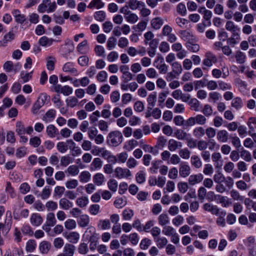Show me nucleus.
<instances>
[{
    "label": "nucleus",
    "instance_id": "nucleus-1",
    "mask_svg": "<svg viewBox=\"0 0 256 256\" xmlns=\"http://www.w3.org/2000/svg\"><path fill=\"white\" fill-rule=\"evenodd\" d=\"M122 135L119 131H114L110 132L107 136L108 144L112 146H116L122 143Z\"/></svg>",
    "mask_w": 256,
    "mask_h": 256
},
{
    "label": "nucleus",
    "instance_id": "nucleus-2",
    "mask_svg": "<svg viewBox=\"0 0 256 256\" xmlns=\"http://www.w3.org/2000/svg\"><path fill=\"white\" fill-rule=\"evenodd\" d=\"M156 67L159 70L161 74H166L168 72V66L164 64V59L162 56H158L154 60Z\"/></svg>",
    "mask_w": 256,
    "mask_h": 256
},
{
    "label": "nucleus",
    "instance_id": "nucleus-3",
    "mask_svg": "<svg viewBox=\"0 0 256 256\" xmlns=\"http://www.w3.org/2000/svg\"><path fill=\"white\" fill-rule=\"evenodd\" d=\"M15 37V32L12 28L8 33L6 34L3 39L0 41V44L2 46H5L9 42H11L13 40Z\"/></svg>",
    "mask_w": 256,
    "mask_h": 256
},
{
    "label": "nucleus",
    "instance_id": "nucleus-4",
    "mask_svg": "<svg viewBox=\"0 0 256 256\" xmlns=\"http://www.w3.org/2000/svg\"><path fill=\"white\" fill-rule=\"evenodd\" d=\"M64 237L70 243L76 244L80 240V234L76 232H72L64 234Z\"/></svg>",
    "mask_w": 256,
    "mask_h": 256
},
{
    "label": "nucleus",
    "instance_id": "nucleus-5",
    "mask_svg": "<svg viewBox=\"0 0 256 256\" xmlns=\"http://www.w3.org/2000/svg\"><path fill=\"white\" fill-rule=\"evenodd\" d=\"M62 69L64 72H69L72 76H78V70L74 67V64L71 62L66 63Z\"/></svg>",
    "mask_w": 256,
    "mask_h": 256
},
{
    "label": "nucleus",
    "instance_id": "nucleus-6",
    "mask_svg": "<svg viewBox=\"0 0 256 256\" xmlns=\"http://www.w3.org/2000/svg\"><path fill=\"white\" fill-rule=\"evenodd\" d=\"M190 173V168L188 164L184 162L180 164L179 168V174L182 177L186 178L188 176Z\"/></svg>",
    "mask_w": 256,
    "mask_h": 256
},
{
    "label": "nucleus",
    "instance_id": "nucleus-7",
    "mask_svg": "<svg viewBox=\"0 0 256 256\" xmlns=\"http://www.w3.org/2000/svg\"><path fill=\"white\" fill-rule=\"evenodd\" d=\"M75 246L72 244H66L64 248L63 253H60L63 256H74Z\"/></svg>",
    "mask_w": 256,
    "mask_h": 256
},
{
    "label": "nucleus",
    "instance_id": "nucleus-8",
    "mask_svg": "<svg viewBox=\"0 0 256 256\" xmlns=\"http://www.w3.org/2000/svg\"><path fill=\"white\" fill-rule=\"evenodd\" d=\"M182 146V142L174 139H170L168 142V149L171 152L176 151L177 149L181 148Z\"/></svg>",
    "mask_w": 256,
    "mask_h": 256
},
{
    "label": "nucleus",
    "instance_id": "nucleus-9",
    "mask_svg": "<svg viewBox=\"0 0 256 256\" xmlns=\"http://www.w3.org/2000/svg\"><path fill=\"white\" fill-rule=\"evenodd\" d=\"M72 140H68L66 142H60L56 144V148L60 153H65L68 149H70L69 142Z\"/></svg>",
    "mask_w": 256,
    "mask_h": 256
},
{
    "label": "nucleus",
    "instance_id": "nucleus-10",
    "mask_svg": "<svg viewBox=\"0 0 256 256\" xmlns=\"http://www.w3.org/2000/svg\"><path fill=\"white\" fill-rule=\"evenodd\" d=\"M30 222L32 225L38 226L42 224L43 219L40 214L35 213L31 215Z\"/></svg>",
    "mask_w": 256,
    "mask_h": 256
},
{
    "label": "nucleus",
    "instance_id": "nucleus-11",
    "mask_svg": "<svg viewBox=\"0 0 256 256\" xmlns=\"http://www.w3.org/2000/svg\"><path fill=\"white\" fill-rule=\"evenodd\" d=\"M51 244L48 241L44 240L39 244V250L42 254H47L51 248Z\"/></svg>",
    "mask_w": 256,
    "mask_h": 256
},
{
    "label": "nucleus",
    "instance_id": "nucleus-12",
    "mask_svg": "<svg viewBox=\"0 0 256 256\" xmlns=\"http://www.w3.org/2000/svg\"><path fill=\"white\" fill-rule=\"evenodd\" d=\"M204 176L202 174H192L188 178V182L190 185H194L202 181Z\"/></svg>",
    "mask_w": 256,
    "mask_h": 256
},
{
    "label": "nucleus",
    "instance_id": "nucleus-13",
    "mask_svg": "<svg viewBox=\"0 0 256 256\" xmlns=\"http://www.w3.org/2000/svg\"><path fill=\"white\" fill-rule=\"evenodd\" d=\"M99 238V235L98 234H94L91 235L90 237L89 242L90 248L91 250L93 251L96 250L98 243V240Z\"/></svg>",
    "mask_w": 256,
    "mask_h": 256
},
{
    "label": "nucleus",
    "instance_id": "nucleus-14",
    "mask_svg": "<svg viewBox=\"0 0 256 256\" xmlns=\"http://www.w3.org/2000/svg\"><path fill=\"white\" fill-rule=\"evenodd\" d=\"M204 209L206 211L210 212L212 214L218 215L220 209L216 206H214L210 203H206L204 205Z\"/></svg>",
    "mask_w": 256,
    "mask_h": 256
},
{
    "label": "nucleus",
    "instance_id": "nucleus-15",
    "mask_svg": "<svg viewBox=\"0 0 256 256\" xmlns=\"http://www.w3.org/2000/svg\"><path fill=\"white\" fill-rule=\"evenodd\" d=\"M116 176L118 178H126L128 176V170L118 167L114 170Z\"/></svg>",
    "mask_w": 256,
    "mask_h": 256
},
{
    "label": "nucleus",
    "instance_id": "nucleus-16",
    "mask_svg": "<svg viewBox=\"0 0 256 256\" xmlns=\"http://www.w3.org/2000/svg\"><path fill=\"white\" fill-rule=\"evenodd\" d=\"M46 132L50 138H54L58 134V129L53 124H50L46 127Z\"/></svg>",
    "mask_w": 256,
    "mask_h": 256
},
{
    "label": "nucleus",
    "instance_id": "nucleus-17",
    "mask_svg": "<svg viewBox=\"0 0 256 256\" xmlns=\"http://www.w3.org/2000/svg\"><path fill=\"white\" fill-rule=\"evenodd\" d=\"M90 218L87 214H82L80 216L78 220V223L80 226L85 228L88 226Z\"/></svg>",
    "mask_w": 256,
    "mask_h": 256
},
{
    "label": "nucleus",
    "instance_id": "nucleus-18",
    "mask_svg": "<svg viewBox=\"0 0 256 256\" xmlns=\"http://www.w3.org/2000/svg\"><path fill=\"white\" fill-rule=\"evenodd\" d=\"M226 28L228 30L231 32L233 34H236L238 33L240 30V28L232 21H228L226 22Z\"/></svg>",
    "mask_w": 256,
    "mask_h": 256
},
{
    "label": "nucleus",
    "instance_id": "nucleus-19",
    "mask_svg": "<svg viewBox=\"0 0 256 256\" xmlns=\"http://www.w3.org/2000/svg\"><path fill=\"white\" fill-rule=\"evenodd\" d=\"M219 200V202L221 204L222 206L224 208H226L231 206L232 204V202L230 199L228 198L226 196H222L221 195H216L215 196V198Z\"/></svg>",
    "mask_w": 256,
    "mask_h": 256
},
{
    "label": "nucleus",
    "instance_id": "nucleus-20",
    "mask_svg": "<svg viewBox=\"0 0 256 256\" xmlns=\"http://www.w3.org/2000/svg\"><path fill=\"white\" fill-rule=\"evenodd\" d=\"M102 166V162L99 158H94L90 165L91 170H96L101 168Z\"/></svg>",
    "mask_w": 256,
    "mask_h": 256
},
{
    "label": "nucleus",
    "instance_id": "nucleus-21",
    "mask_svg": "<svg viewBox=\"0 0 256 256\" xmlns=\"http://www.w3.org/2000/svg\"><path fill=\"white\" fill-rule=\"evenodd\" d=\"M206 57L203 60V64L208 67L212 66V60H216V56L212 53L208 52L206 54Z\"/></svg>",
    "mask_w": 256,
    "mask_h": 256
},
{
    "label": "nucleus",
    "instance_id": "nucleus-22",
    "mask_svg": "<svg viewBox=\"0 0 256 256\" xmlns=\"http://www.w3.org/2000/svg\"><path fill=\"white\" fill-rule=\"evenodd\" d=\"M59 205L62 209L68 210L70 208L72 207L73 204L68 199L62 198L59 201Z\"/></svg>",
    "mask_w": 256,
    "mask_h": 256
},
{
    "label": "nucleus",
    "instance_id": "nucleus-23",
    "mask_svg": "<svg viewBox=\"0 0 256 256\" xmlns=\"http://www.w3.org/2000/svg\"><path fill=\"white\" fill-rule=\"evenodd\" d=\"M228 134L226 130H219L217 133V139L222 142H226L228 140Z\"/></svg>",
    "mask_w": 256,
    "mask_h": 256
},
{
    "label": "nucleus",
    "instance_id": "nucleus-24",
    "mask_svg": "<svg viewBox=\"0 0 256 256\" xmlns=\"http://www.w3.org/2000/svg\"><path fill=\"white\" fill-rule=\"evenodd\" d=\"M56 116V111L51 109L48 110L43 116L42 120L46 122L52 121Z\"/></svg>",
    "mask_w": 256,
    "mask_h": 256
},
{
    "label": "nucleus",
    "instance_id": "nucleus-25",
    "mask_svg": "<svg viewBox=\"0 0 256 256\" xmlns=\"http://www.w3.org/2000/svg\"><path fill=\"white\" fill-rule=\"evenodd\" d=\"M179 32L182 38L184 41H188L190 42V41L194 40V36L190 32L186 30H180Z\"/></svg>",
    "mask_w": 256,
    "mask_h": 256
},
{
    "label": "nucleus",
    "instance_id": "nucleus-26",
    "mask_svg": "<svg viewBox=\"0 0 256 256\" xmlns=\"http://www.w3.org/2000/svg\"><path fill=\"white\" fill-rule=\"evenodd\" d=\"M70 150H72V155L73 156H76L80 155L82 154V152L80 148L76 146V143L72 140L69 142Z\"/></svg>",
    "mask_w": 256,
    "mask_h": 256
},
{
    "label": "nucleus",
    "instance_id": "nucleus-27",
    "mask_svg": "<svg viewBox=\"0 0 256 256\" xmlns=\"http://www.w3.org/2000/svg\"><path fill=\"white\" fill-rule=\"evenodd\" d=\"M156 246L159 248H162L167 245L168 240L164 236H159L154 240Z\"/></svg>",
    "mask_w": 256,
    "mask_h": 256
},
{
    "label": "nucleus",
    "instance_id": "nucleus-28",
    "mask_svg": "<svg viewBox=\"0 0 256 256\" xmlns=\"http://www.w3.org/2000/svg\"><path fill=\"white\" fill-rule=\"evenodd\" d=\"M54 40L52 38H50L46 36H43L39 40V44L42 46H50L52 45Z\"/></svg>",
    "mask_w": 256,
    "mask_h": 256
},
{
    "label": "nucleus",
    "instance_id": "nucleus-29",
    "mask_svg": "<svg viewBox=\"0 0 256 256\" xmlns=\"http://www.w3.org/2000/svg\"><path fill=\"white\" fill-rule=\"evenodd\" d=\"M158 224L162 226H166L170 223V220L168 214H162L158 218Z\"/></svg>",
    "mask_w": 256,
    "mask_h": 256
},
{
    "label": "nucleus",
    "instance_id": "nucleus-30",
    "mask_svg": "<svg viewBox=\"0 0 256 256\" xmlns=\"http://www.w3.org/2000/svg\"><path fill=\"white\" fill-rule=\"evenodd\" d=\"M163 24V20L158 17L155 18L151 20V26L156 30L160 29Z\"/></svg>",
    "mask_w": 256,
    "mask_h": 256
},
{
    "label": "nucleus",
    "instance_id": "nucleus-31",
    "mask_svg": "<svg viewBox=\"0 0 256 256\" xmlns=\"http://www.w3.org/2000/svg\"><path fill=\"white\" fill-rule=\"evenodd\" d=\"M190 162L192 166L196 168H200L202 166V162L196 155H194L191 157Z\"/></svg>",
    "mask_w": 256,
    "mask_h": 256
},
{
    "label": "nucleus",
    "instance_id": "nucleus-32",
    "mask_svg": "<svg viewBox=\"0 0 256 256\" xmlns=\"http://www.w3.org/2000/svg\"><path fill=\"white\" fill-rule=\"evenodd\" d=\"M147 100L148 102V109L152 110L154 106H155V104L156 100V94H150L148 96Z\"/></svg>",
    "mask_w": 256,
    "mask_h": 256
},
{
    "label": "nucleus",
    "instance_id": "nucleus-33",
    "mask_svg": "<svg viewBox=\"0 0 256 256\" xmlns=\"http://www.w3.org/2000/svg\"><path fill=\"white\" fill-rule=\"evenodd\" d=\"M144 6V4L140 1L137 0H129V8L132 10H136L138 8L143 7Z\"/></svg>",
    "mask_w": 256,
    "mask_h": 256
},
{
    "label": "nucleus",
    "instance_id": "nucleus-34",
    "mask_svg": "<svg viewBox=\"0 0 256 256\" xmlns=\"http://www.w3.org/2000/svg\"><path fill=\"white\" fill-rule=\"evenodd\" d=\"M90 178L91 174L88 171H83L79 176L80 182L84 183L88 182L90 180Z\"/></svg>",
    "mask_w": 256,
    "mask_h": 256
},
{
    "label": "nucleus",
    "instance_id": "nucleus-35",
    "mask_svg": "<svg viewBox=\"0 0 256 256\" xmlns=\"http://www.w3.org/2000/svg\"><path fill=\"white\" fill-rule=\"evenodd\" d=\"M174 136L178 140H186L188 134L184 130L179 129L175 132Z\"/></svg>",
    "mask_w": 256,
    "mask_h": 256
},
{
    "label": "nucleus",
    "instance_id": "nucleus-36",
    "mask_svg": "<svg viewBox=\"0 0 256 256\" xmlns=\"http://www.w3.org/2000/svg\"><path fill=\"white\" fill-rule=\"evenodd\" d=\"M240 40V36L238 33L236 34H232V36L228 39V44L232 46L238 44Z\"/></svg>",
    "mask_w": 256,
    "mask_h": 256
},
{
    "label": "nucleus",
    "instance_id": "nucleus-37",
    "mask_svg": "<svg viewBox=\"0 0 256 256\" xmlns=\"http://www.w3.org/2000/svg\"><path fill=\"white\" fill-rule=\"evenodd\" d=\"M202 112L206 117H210L213 114V109L210 104H206L202 108Z\"/></svg>",
    "mask_w": 256,
    "mask_h": 256
},
{
    "label": "nucleus",
    "instance_id": "nucleus-38",
    "mask_svg": "<svg viewBox=\"0 0 256 256\" xmlns=\"http://www.w3.org/2000/svg\"><path fill=\"white\" fill-rule=\"evenodd\" d=\"M36 244L34 240H30L26 244V250L29 252H33L36 248Z\"/></svg>",
    "mask_w": 256,
    "mask_h": 256
},
{
    "label": "nucleus",
    "instance_id": "nucleus-39",
    "mask_svg": "<svg viewBox=\"0 0 256 256\" xmlns=\"http://www.w3.org/2000/svg\"><path fill=\"white\" fill-rule=\"evenodd\" d=\"M235 58L238 64H242L246 61V56L244 52L238 50L236 52Z\"/></svg>",
    "mask_w": 256,
    "mask_h": 256
},
{
    "label": "nucleus",
    "instance_id": "nucleus-40",
    "mask_svg": "<svg viewBox=\"0 0 256 256\" xmlns=\"http://www.w3.org/2000/svg\"><path fill=\"white\" fill-rule=\"evenodd\" d=\"M56 222V220L54 214L52 212L48 213L46 218V223L52 226H54Z\"/></svg>",
    "mask_w": 256,
    "mask_h": 256
},
{
    "label": "nucleus",
    "instance_id": "nucleus-41",
    "mask_svg": "<svg viewBox=\"0 0 256 256\" xmlns=\"http://www.w3.org/2000/svg\"><path fill=\"white\" fill-rule=\"evenodd\" d=\"M104 4L101 0H92L88 5V8H93L96 6L98 9H100L104 7Z\"/></svg>",
    "mask_w": 256,
    "mask_h": 256
},
{
    "label": "nucleus",
    "instance_id": "nucleus-42",
    "mask_svg": "<svg viewBox=\"0 0 256 256\" xmlns=\"http://www.w3.org/2000/svg\"><path fill=\"white\" fill-rule=\"evenodd\" d=\"M104 177L102 174L98 173L94 176L93 181L97 186H100L104 182Z\"/></svg>",
    "mask_w": 256,
    "mask_h": 256
},
{
    "label": "nucleus",
    "instance_id": "nucleus-43",
    "mask_svg": "<svg viewBox=\"0 0 256 256\" xmlns=\"http://www.w3.org/2000/svg\"><path fill=\"white\" fill-rule=\"evenodd\" d=\"M88 203V199L86 196H82L77 198L76 204L80 208H84L87 206Z\"/></svg>",
    "mask_w": 256,
    "mask_h": 256
},
{
    "label": "nucleus",
    "instance_id": "nucleus-44",
    "mask_svg": "<svg viewBox=\"0 0 256 256\" xmlns=\"http://www.w3.org/2000/svg\"><path fill=\"white\" fill-rule=\"evenodd\" d=\"M205 134V130L202 127H197L194 130L193 134L197 138H202Z\"/></svg>",
    "mask_w": 256,
    "mask_h": 256
},
{
    "label": "nucleus",
    "instance_id": "nucleus-45",
    "mask_svg": "<svg viewBox=\"0 0 256 256\" xmlns=\"http://www.w3.org/2000/svg\"><path fill=\"white\" fill-rule=\"evenodd\" d=\"M64 227L68 230L74 229L76 227V222L72 219H68L64 222Z\"/></svg>",
    "mask_w": 256,
    "mask_h": 256
},
{
    "label": "nucleus",
    "instance_id": "nucleus-46",
    "mask_svg": "<svg viewBox=\"0 0 256 256\" xmlns=\"http://www.w3.org/2000/svg\"><path fill=\"white\" fill-rule=\"evenodd\" d=\"M232 106L236 110H238L242 106V102L240 98L236 97L232 101Z\"/></svg>",
    "mask_w": 256,
    "mask_h": 256
},
{
    "label": "nucleus",
    "instance_id": "nucleus-47",
    "mask_svg": "<svg viewBox=\"0 0 256 256\" xmlns=\"http://www.w3.org/2000/svg\"><path fill=\"white\" fill-rule=\"evenodd\" d=\"M66 172L71 176H74L79 173V169L78 166L72 165L68 168Z\"/></svg>",
    "mask_w": 256,
    "mask_h": 256
},
{
    "label": "nucleus",
    "instance_id": "nucleus-48",
    "mask_svg": "<svg viewBox=\"0 0 256 256\" xmlns=\"http://www.w3.org/2000/svg\"><path fill=\"white\" fill-rule=\"evenodd\" d=\"M104 110L102 111L101 116L105 118H108L111 116V112L110 110V104H105L104 106Z\"/></svg>",
    "mask_w": 256,
    "mask_h": 256
},
{
    "label": "nucleus",
    "instance_id": "nucleus-49",
    "mask_svg": "<svg viewBox=\"0 0 256 256\" xmlns=\"http://www.w3.org/2000/svg\"><path fill=\"white\" fill-rule=\"evenodd\" d=\"M152 244V240L148 238L142 239L140 244V248L142 250H147Z\"/></svg>",
    "mask_w": 256,
    "mask_h": 256
},
{
    "label": "nucleus",
    "instance_id": "nucleus-50",
    "mask_svg": "<svg viewBox=\"0 0 256 256\" xmlns=\"http://www.w3.org/2000/svg\"><path fill=\"white\" fill-rule=\"evenodd\" d=\"M178 154L182 159L188 160L190 157V152L187 148H184L180 149L178 152Z\"/></svg>",
    "mask_w": 256,
    "mask_h": 256
},
{
    "label": "nucleus",
    "instance_id": "nucleus-51",
    "mask_svg": "<svg viewBox=\"0 0 256 256\" xmlns=\"http://www.w3.org/2000/svg\"><path fill=\"white\" fill-rule=\"evenodd\" d=\"M106 13L100 10L96 12L94 14V18L99 22H103L106 19Z\"/></svg>",
    "mask_w": 256,
    "mask_h": 256
},
{
    "label": "nucleus",
    "instance_id": "nucleus-52",
    "mask_svg": "<svg viewBox=\"0 0 256 256\" xmlns=\"http://www.w3.org/2000/svg\"><path fill=\"white\" fill-rule=\"evenodd\" d=\"M162 232L165 236H170L176 232L172 226H164Z\"/></svg>",
    "mask_w": 256,
    "mask_h": 256
},
{
    "label": "nucleus",
    "instance_id": "nucleus-53",
    "mask_svg": "<svg viewBox=\"0 0 256 256\" xmlns=\"http://www.w3.org/2000/svg\"><path fill=\"white\" fill-rule=\"evenodd\" d=\"M66 103L68 106L74 108L78 104V100L75 96H70L66 100Z\"/></svg>",
    "mask_w": 256,
    "mask_h": 256
},
{
    "label": "nucleus",
    "instance_id": "nucleus-54",
    "mask_svg": "<svg viewBox=\"0 0 256 256\" xmlns=\"http://www.w3.org/2000/svg\"><path fill=\"white\" fill-rule=\"evenodd\" d=\"M16 130L18 135H24L26 129L21 122L18 121L16 122Z\"/></svg>",
    "mask_w": 256,
    "mask_h": 256
},
{
    "label": "nucleus",
    "instance_id": "nucleus-55",
    "mask_svg": "<svg viewBox=\"0 0 256 256\" xmlns=\"http://www.w3.org/2000/svg\"><path fill=\"white\" fill-rule=\"evenodd\" d=\"M247 124L250 128L249 131H254L256 128V118L254 117L250 118L247 122Z\"/></svg>",
    "mask_w": 256,
    "mask_h": 256
},
{
    "label": "nucleus",
    "instance_id": "nucleus-56",
    "mask_svg": "<svg viewBox=\"0 0 256 256\" xmlns=\"http://www.w3.org/2000/svg\"><path fill=\"white\" fill-rule=\"evenodd\" d=\"M52 190L51 188L48 186H46L43 189L42 194L41 198L43 200L48 198L51 194Z\"/></svg>",
    "mask_w": 256,
    "mask_h": 256
},
{
    "label": "nucleus",
    "instance_id": "nucleus-57",
    "mask_svg": "<svg viewBox=\"0 0 256 256\" xmlns=\"http://www.w3.org/2000/svg\"><path fill=\"white\" fill-rule=\"evenodd\" d=\"M46 208L48 211H54L57 209L58 204L52 200H49L46 204Z\"/></svg>",
    "mask_w": 256,
    "mask_h": 256
},
{
    "label": "nucleus",
    "instance_id": "nucleus-58",
    "mask_svg": "<svg viewBox=\"0 0 256 256\" xmlns=\"http://www.w3.org/2000/svg\"><path fill=\"white\" fill-rule=\"evenodd\" d=\"M240 156L246 162H250L252 160L250 153L246 150H242L240 152Z\"/></svg>",
    "mask_w": 256,
    "mask_h": 256
},
{
    "label": "nucleus",
    "instance_id": "nucleus-59",
    "mask_svg": "<svg viewBox=\"0 0 256 256\" xmlns=\"http://www.w3.org/2000/svg\"><path fill=\"white\" fill-rule=\"evenodd\" d=\"M50 82L52 84V86L50 88L52 91L58 93L61 92L62 86L57 84L58 81H50Z\"/></svg>",
    "mask_w": 256,
    "mask_h": 256
},
{
    "label": "nucleus",
    "instance_id": "nucleus-60",
    "mask_svg": "<svg viewBox=\"0 0 256 256\" xmlns=\"http://www.w3.org/2000/svg\"><path fill=\"white\" fill-rule=\"evenodd\" d=\"M172 71L176 74L178 75L182 72V68L181 64L178 62H174L172 64Z\"/></svg>",
    "mask_w": 256,
    "mask_h": 256
},
{
    "label": "nucleus",
    "instance_id": "nucleus-61",
    "mask_svg": "<svg viewBox=\"0 0 256 256\" xmlns=\"http://www.w3.org/2000/svg\"><path fill=\"white\" fill-rule=\"evenodd\" d=\"M196 122L199 125H204L206 122V118L204 115L199 114L195 116Z\"/></svg>",
    "mask_w": 256,
    "mask_h": 256
},
{
    "label": "nucleus",
    "instance_id": "nucleus-62",
    "mask_svg": "<svg viewBox=\"0 0 256 256\" xmlns=\"http://www.w3.org/2000/svg\"><path fill=\"white\" fill-rule=\"evenodd\" d=\"M71 162V158L69 155L62 156L60 158V165L62 166L66 167Z\"/></svg>",
    "mask_w": 256,
    "mask_h": 256
},
{
    "label": "nucleus",
    "instance_id": "nucleus-63",
    "mask_svg": "<svg viewBox=\"0 0 256 256\" xmlns=\"http://www.w3.org/2000/svg\"><path fill=\"white\" fill-rule=\"evenodd\" d=\"M56 58L53 56H49L48 58L46 66L48 70H52L54 68V63Z\"/></svg>",
    "mask_w": 256,
    "mask_h": 256
},
{
    "label": "nucleus",
    "instance_id": "nucleus-64",
    "mask_svg": "<svg viewBox=\"0 0 256 256\" xmlns=\"http://www.w3.org/2000/svg\"><path fill=\"white\" fill-rule=\"evenodd\" d=\"M78 252L81 254H86L88 252V248L86 244H80L78 248Z\"/></svg>",
    "mask_w": 256,
    "mask_h": 256
}]
</instances>
